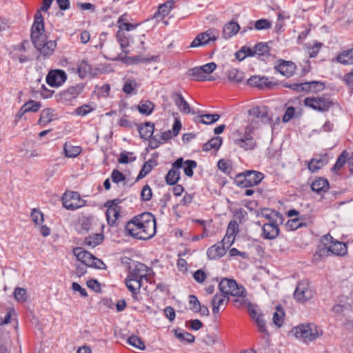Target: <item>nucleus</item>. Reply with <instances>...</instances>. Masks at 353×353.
I'll return each mask as SVG.
<instances>
[{
	"instance_id": "nucleus-18",
	"label": "nucleus",
	"mask_w": 353,
	"mask_h": 353,
	"mask_svg": "<svg viewBox=\"0 0 353 353\" xmlns=\"http://www.w3.org/2000/svg\"><path fill=\"white\" fill-rule=\"evenodd\" d=\"M150 270L143 263H137L133 268H130L128 274L130 277L135 278L141 281H148V272Z\"/></svg>"
},
{
	"instance_id": "nucleus-31",
	"label": "nucleus",
	"mask_w": 353,
	"mask_h": 353,
	"mask_svg": "<svg viewBox=\"0 0 353 353\" xmlns=\"http://www.w3.org/2000/svg\"><path fill=\"white\" fill-rule=\"evenodd\" d=\"M103 234L102 233H96L85 238L84 244L90 247H95L99 245L103 240Z\"/></svg>"
},
{
	"instance_id": "nucleus-35",
	"label": "nucleus",
	"mask_w": 353,
	"mask_h": 353,
	"mask_svg": "<svg viewBox=\"0 0 353 353\" xmlns=\"http://www.w3.org/2000/svg\"><path fill=\"white\" fill-rule=\"evenodd\" d=\"M225 296L223 294H215L212 300V312L214 314H217L219 312L220 306L223 305L225 302Z\"/></svg>"
},
{
	"instance_id": "nucleus-58",
	"label": "nucleus",
	"mask_w": 353,
	"mask_h": 353,
	"mask_svg": "<svg viewBox=\"0 0 353 353\" xmlns=\"http://www.w3.org/2000/svg\"><path fill=\"white\" fill-rule=\"evenodd\" d=\"M111 178L114 183H119L125 180V175L117 170H113L111 174Z\"/></svg>"
},
{
	"instance_id": "nucleus-32",
	"label": "nucleus",
	"mask_w": 353,
	"mask_h": 353,
	"mask_svg": "<svg viewBox=\"0 0 353 353\" xmlns=\"http://www.w3.org/2000/svg\"><path fill=\"white\" fill-rule=\"evenodd\" d=\"M337 61L344 65L353 64V48L341 52L337 57Z\"/></svg>"
},
{
	"instance_id": "nucleus-60",
	"label": "nucleus",
	"mask_w": 353,
	"mask_h": 353,
	"mask_svg": "<svg viewBox=\"0 0 353 353\" xmlns=\"http://www.w3.org/2000/svg\"><path fill=\"white\" fill-rule=\"evenodd\" d=\"M310 84V88L307 91H321L324 88V85L322 83L319 81H310L307 82Z\"/></svg>"
},
{
	"instance_id": "nucleus-8",
	"label": "nucleus",
	"mask_w": 353,
	"mask_h": 353,
	"mask_svg": "<svg viewBox=\"0 0 353 353\" xmlns=\"http://www.w3.org/2000/svg\"><path fill=\"white\" fill-rule=\"evenodd\" d=\"M216 68V65L214 62L208 63L201 67H195L189 70L190 76L196 81H214L215 78L210 75Z\"/></svg>"
},
{
	"instance_id": "nucleus-55",
	"label": "nucleus",
	"mask_w": 353,
	"mask_h": 353,
	"mask_svg": "<svg viewBox=\"0 0 353 353\" xmlns=\"http://www.w3.org/2000/svg\"><path fill=\"white\" fill-rule=\"evenodd\" d=\"M347 155L348 154L345 151H343L341 153V154L337 159L336 162L333 168L334 171L339 170L345 165Z\"/></svg>"
},
{
	"instance_id": "nucleus-39",
	"label": "nucleus",
	"mask_w": 353,
	"mask_h": 353,
	"mask_svg": "<svg viewBox=\"0 0 353 353\" xmlns=\"http://www.w3.org/2000/svg\"><path fill=\"white\" fill-rule=\"evenodd\" d=\"M120 208H108L105 213L108 223L112 225L119 216Z\"/></svg>"
},
{
	"instance_id": "nucleus-54",
	"label": "nucleus",
	"mask_w": 353,
	"mask_h": 353,
	"mask_svg": "<svg viewBox=\"0 0 353 353\" xmlns=\"http://www.w3.org/2000/svg\"><path fill=\"white\" fill-rule=\"evenodd\" d=\"M271 23L265 19H261L255 21L254 28L257 30H263L270 28Z\"/></svg>"
},
{
	"instance_id": "nucleus-21",
	"label": "nucleus",
	"mask_w": 353,
	"mask_h": 353,
	"mask_svg": "<svg viewBox=\"0 0 353 353\" xmlns=\"http://www.w3.org/2000/svg\"><path fill=\"white\" fill-rule=\"evenodd\" d=\"M328 162L326 154L318 155L311 159L308 163V169L312 172H316Z\"/></svg>"
},
{
	"instance_id": "nucleus-15",
	"label": "nucleus",
	"mask_w": 353,
	"mask_h": 353,
	"mask_svg": "<svg viewBox=\"0 0 353 353\" xmlns=\"http://www.w3.org/2000/svg\"><path fill=\"white\" fill-rule=\"evenodd\" d=\"M67 79L65 72L61 70L50 71L46 77L47 83L52 87L61 85Z\"/></svg>"
},
{
	"instance_id": "nucleus-47",
	"label": "nucleus",
	"mask_w": 353,
	"mask_h": 353,
	"mask_svg": "<svg viewBox=\"0 0 353 353\" xmlns=\"http://www.w3.org/2000/svg\"><path fill=\"white\" fill-rule=\"evenodd\" d=\"M128 343L130 345L143 350L145 349L144 343L141 341V339L136 335H132L128 339Z\"/></svg>"
},
{
	"instance_id": "nucleus-27",
	"label": "nucleus",
	"mask_w": 353,
	"mask_h": 353,
	"mask_svg": "<svg viewBox=\"0 0 353 353\" xmlns=\"http://www.w3.org/2000/svg\"><path fill=\"white\" fill-rule=\"evenodd\" d=\"M116 37L123 52L125 54H128L129 51L127 50V48L129 46L130 42L131 41L130 35L126 34L125 32H122L121 30H117L116 33Z\"/></svg>"
},
{
	"instance_id": "nucleus-40",
	"label": "nucleus",
	"mask_w": 353,
	"mask_h": 353,
	"mask_svg": "<svg viewBox=\"0 0 353 353\" xmlns=\"http://www.w3.org/2000/svg\"><path fill=\"white\" fill-rule=\"evenodd\" d=\"M228 78L233 83H241L243 79V74L237 69L232 68L228 72Z\"/></svg>"
},
{
	"instance_id": "nucleus-25",
	"label": "nucleus",
	"mask_w": 353,
	"mask_h": 353,
	"mask_svg": "<svg viewBox=\"0 0 353 353\" xmlns=\"http://www.w3.org/2000/svg\"><path fill=\"white\" fill-rule=\"evenodd\" d=\"M240 30V26L236 21H231L227 23L223 28V37L229 39L237 34Z\"/></svg>"
},
{
	"instance_id": "nucleus-43",
	"label": "nucleus",
	"mask_w": 353,
	"mask_h": 353,
	"mask_svg": "<svg viewBox=\"0 0 353 353\" xmlns=\"http://www.w3.org/2000/svg\"><path fill=\"white\" fill-rule=\"evenodd\" d=\"M283 86L285 88H290V89L296 91V92H303V91H307L309 89L310 84L306 82L301 83H285L283 84Z\"/></svg>"
},
{
	"instance_id": "nucleus-33",
	"label": "nucleus",
	"mask_w": 353,
	"mask_h": 353,
	"mask_svg": "<svg viewBox=\"0 0 353 353\" xmlns=\"http://www.w3.org/2000/svg\"><path fill=\"white\" fill-rule=\"evenodd\" d=\"M220 118L218 114H206L201 116H198L195 121L196 122H201L203 124H212L217 121Z\"/></svg>"
},
{
	"instance_id": "nucleus-14",
	"label": "nucleus",
	"mask_w": 353,
	"mask_h": 353,
	"mask_svg": "<svg viewBox=\"0 0 353 353\" xmlns=\"http://www.w3.org/2000/svg\"><path fill=\"white\" fill-rule=\"evenodd\" d=\"M63 205L68 210H74L81 207L82 201L80 198V195L76 192H70L65 193L63 198Z\"/></svg>"
},
{
	"instance_id": "nucleus-49",
	"label": "nucleus",
	"mask_w": 353,
	"mask_h": 353,
	"mask_svg": "<svg viewBox=\"0 0 353 353\" xmlns=\"http://www.w3.org/2000/svg\"><path fill=\"white\" fill-rule=\"evenodd\" d=\"M133 154L128 152H123L120 154L118 162L121 164H128L136 160V157H132Z\"/></svg>"
},
{
	"instance_id": "nucleus-26",
	"label": "nucleus",
	"mask_w": 353,
	"mask_h": 353,
	"mask_svg": "<svg viewBox=\"0 0 353 353\" xmlns=\"http://www.w3.org/2000/svg\"><path fill=\"white\" fill-rule=\"evenodd\" d=\"M276 69L282 75L290 77L294 73L296 66L291 61H283L279 64Z\"/></svg>"
},
{
	"instance_id": "nucleus-5",
	"label": "nucleus",
	"mask_w": 353,
	"mask_h": 353,
	"mask_svg": "<svg viewBox=\"0 0 353 353\" xmlns=\"http://www.w3.org/2000/svg\"><path fill=\"white\" fill-rule=\"evenodd\" d=\"M263 177V174L260 172L246 170L235 176L234 183L239 187L248 188L259 185Z\"/></svg>"
},
{
	"instance_id": "nucleus-38",
	"label": "nucleus",
	"mask_w": 353,
	"mask_h": 353,
	"mask_svg": "<svg viewBox=\"0 0 353 353\" xmlns=\"http://www.w3.org/2000/svg\"><path fill=\"white\" fill-rule=\"evenodd\" d=\"M222 144V139L219 137H216L211 139L208 143H205L203 149L205 151L210 150H217Z\"/></svg>"
},
{
	"instance_id": "nucleus-29",
	"label": "nucleus",
	"mask_w": 353,
	"mask_h": 353,
	"mask_svg": "<svg viewBox=\"0 0 353 353\" xmlns=\"http://www.w3.org/2000/svg\"><path fill=\"white\" fill-rule=\"evenodd\" d=\"M56 119L54 111L50 108H46L41 111L39 123L45 125Z\"/></svg>"
},
{
	"instance_id": "nucleus-52",
	"label": "nucleus",
	"mask_w": 353,
	"mask_h": 353,
	"mask_svg": "<svg viewBox=\"0 0 353 353\" xmlns=\"http://www.w3.org/2000/svg\"><path fill=\"white\" fill-rule=\"evenodd\" d=\"M269 48L266 43H259L254 47V55L262 56L268 53Z\"/></svg>"
},
{
	"instance_id": "nucleus-19",
	"label": "nucleus",
	"mask_w": 353,
	"mask_h": 353,
	"mask_svg": "<svg viewBox=\"0 0 353 353\" xmlns=\"http://www.w3.org/2000/svg\"><path fill=\"white\" fill-rule=\"evenodd\" d=\"M224 244L225 243L222 241L210 247L207 250L208 257L210 259H218L222 257L225 254Z\"/></svg>"
},
{
	"instance_id": "nucleus-23",
	"label": "nucleus",
	"mask_w": 353,
	"mask_h": 353,
	"mask_svg": "<svg viewBox=\"0 0 353 353\" xmlns=\"http://www.w3.org/2000/svg\"><path fill=\"white\" fill-rule=\"evenodd\" d=\"M125 285L128 290L132 292L133 296L137 295L139 293L140 288L143 285V281L130 277V274H128L125 280Z\"/></svg>"
},
{
	"instance_id": "nucleus-2",
	"label": "nucleus",
	"mask_w": 353,
	"mask_h": 353,
	"mask_svg": "<svg viewBox=\"0 0 353 353\" xmlns=\"http://www.w3.org/2000/svg\"><path fill=\"white\" fill-rule=\"evenodd\" d=\"M31 39L35 48L43 56L50 55L56 48L57 43L54 41H47V37L44 34L43 18L39 12H37L34 16V21L32 26Z\"/></svg>"
},
{
	"instance_id": "nucleus-34",
	"label": "nucleus",
	"mask_w": 353,
	"mask_h": 353,
	"mask_svg": "<svg viewBox=\"0 0 353 353\" xmlns=\"http://www.w3.org/2000/svg\"><path fill=\"white\" fill-rule=\"evenodd\" d=\"M328 181L324 178L316 179L311 185V188L316 192L325 191L328 188Z\"/></svg>"
},
{
	"instance_id": "nucleus-28",
	"label": "nucleus",
	"mask_w": 353,
	"mask_h": 353,
	"mask_svg": "<svg viewBox=\"0 0 353 353\" xmlns=\"http://www.w3.org/2000/svg\"><path fill=\"white\" fill-rule=\"evenodd\" d=\"M139 84L134 79H127L123 86V91L128 95H134L137 93Z\"/></svg>"
},
{
	"instance_id": "nucleus-3",
	"label": "nucleus",
	"mask_w": 353,
	"mask_h": 353,
	"mask_svg": "<svg viewBox=\"0 0 353 353\" xmlns=\"http://www.w3.org/2000/svg\"><path fill=\"white\" fill-rule=\"evenodd\" d=\"M290 333L297 339L307 343L320 337L323 334V330L314 324L309 323L294 327Z\"/></svg>"
},
{
	"instance_id": "nucleus-24",
	"label": "nucleus",
	"mask_w": 353,
	"mask_h": 353,
	"mask_svg": "<svg viewBox=\"0 0 353 353\" xmlns=\"http://www.w3.org/2000/svg\"><path fill=\"white\" fill-rule=\"evenodd\" d=\"M172 99L181 112L184 114H189L191 112L190 105L181 94L176 92L173 93L172 94Z\"/></svg>"
},
{
	"instance_id": "nucleus-59",
	"label": "nucleus",
	"mask_w": 353,
	"mask_h": 353,
	"mask_svg": "<svg viewBox=\"0 0 353 353\" xmlns=\"http://www.w3.org/2000/svg\"><path fill=\"white\" fill-rule=\"evenodd\" d=\"M141 199L143 201H148L151 199L152 196V190L149 185H145L143 187L141 193Z\"/></svg>"
},
{
	"instance_id": "nucleus-57",
	"label": "nucleus",
	"mask_w": 353,
	"mask_h": 353,
	"mask_svg": "<svg viewBox=\"0 0 353 353\" xmlns=\"http://www.w3.org/2000/svg\"><path fill=\"white\" fill-rule=\"evenodd\" d=\"M132 62L134 64H137L139 63H148L150 61H157V57L152 56L150 58H147V57H144L141 55H137V56L133 57V59H132Z\"/></svg>"
},
{
	"instance_id": "nucleus-6",
	"label": "nucleus",
	"mask_w": 353,
	"mask_h": 353,
	"mask_svg": "<svg viewBox=\"0 0 353 353\" xmlns=\"http://www.w3.org/2000/svg\"><path fill=\"white\" fill-rule=\"evenodd\" d=\"M219 288L221 293L225 295H231L241 298L246 296L245 289L243 286L239 285L233 279L226 278L222 279L219 284Z\"/></svg>"
},
{
	"instance_id": "nucleus-45",
	"label": "nucleus",
	"mask_w": 353,
	"mask_h": 353,
	"mask_svg": "<svg viewBox=\"0 0 353 353\" xmlns=\"http://www.w3.org/2000/svg\"><path fill=\"white\" fill-rule=\"evenodd\" d=\"M154 161L152 160H149L146 161L143 165L140 172L139 173L137 180H139L145 177L148 174H149L153 168Z\"/></svg>"
},
{
	"instance_id": "nucleus-1",
	"label": "nucleus",
	"mask_w": 353,
	"mask_h": 353,
	"mask_svg": "<svg viewBox=\"0 0 353 353\" xmlns=\"http://www.w3.org/2000/svg\"><path fill=\"white\" fill-rule=\"evenodd\" d=\"M126 234L139 240L152 238L157 232V224L152 214L146 212L133 217L125 227Z\"/></svg>"
},
{
	"instance_id": "nucleus-42",
	"label": "nucleus",
	"mask_w": 353,
	"mask_h": 353,
	"mask_svg": "<svg viewBox=\"0 0 353 353\" xmlns=\"http://www.w3.org/2000/svg\"><path fill=\"white\" fill-rule=\"evenodd\" d=\"M284 312L281 306L277 305L273 314V323L278 327H281L283 323Z\"/></svg>"
},
{
	"instance_id": "nucleus-41",
	"label": "nucleus",
	"mask_w": 353,
	"mask_h": 353,
	"mask_svg": "<svg viewBox=\"0 0 353 353\" xmlns=\"http://www.w3.org/2000/svg\"><path fill=\"white\" fill-rule=\"evenodd\" d=\"M41 103L38 101H35L34 100H30L23 104L21 107L23 108V111H25L26 113L32 112H36L41 108Z\"/></svg>"
},
{
	"instance_id": "nucleus-53",
	"label": "nucleus",
	"mask_w": 353,
	"mask_h": 353,
	"mask_svg": "<svg viewBox=\"0 0 353 353\" xmlns=\"http://www.w3.org/2000/svg\"><path fill=\"white\" fill-rule=\"evenodd\" d=\"M14 295L15 299L23 303L26 301V290L22 288H17L14 290Z\"/></svg>"
},
{
	"instance_id": "nucleus-12",
	"label": "nucleus",
	"mask_w": 353,
	"mask_h": 353,
	"mask_svg": "<svg viewBox=\"0 0 353 353\" xmlns=\"http://www.w3.org/2000/svg\"><path fill=\"white\" fill-rule=\"evenodd\" d=\"M304 104L314 110L325 112L332 106V101L326 97H307L304 100Z\"/></svg>"
},
{
	"instance_id": "nucleus-61",
	"label": "nucleus",
	"mask_w": 353,
	"mask_h": 353,
	"mask_svg": "<svg viewBox=\"0 0 353 353\" xmlns=\"http://www.w3.org/2000/svg\"><path fill=\"white\" fill-rule=\"evenodd\" d=\"M254 321L258 326L259 331L261 332H265V322L263 319V315H258Z\"/></svg>"
},
{
	"instance_id": "nucleus-46",
	"label": "nucleus",
	"mask_w": 353,
	"mask_h": 353,
	"mask_svg": "<svg viewBox=\"0 0 353 353\" xmlns=\"http://www.w3.org/2000/svg\"><path fill=\"white\" fill-rule=\"evenodd\" d=\"M83 85L81 84H78L75 86L69 88L65 92V95L70 99L76 98L83 91Z\"/></svg>"
},
{
	"instance_id": "nucleus-36",
	"label": "nucleus",
	"mask_w": 353,
	"mask_h": 353,
	"mask_svg": "<svg viewBox=\"0 0 353 353\" xmlns=\"http://www.w3.org/2000/svg\"><path fill=\"white\" fill-rule=\"evenodd\" d=\"M63 149L65 155L69 158L76 157L81 152V148L79 146H74L68 143H65Z\"/></svg>"
},
{
	"instance_id": "nucleus-10",
	"label": "nucleus",
	"mask_w": 353,
	"mask_h": 353,
	"mask_svg": "<svg viewBox=\"0 0 353 353\" xmlns=\"http://www.w3.org/2000/svg\"><path fill=\"white\" fill-rule=\"evenodd\" d=\"M254 130L250 127H245L242 137L234 139V143L244 150H254L256 147V142L252 136Z\"/></svg>"
},
{
	"instance_id": "nucleus-64",
	"label": "nucleus",
	"mask_w": 353,
	"mask_h": 353,
	"mask_svg": "<svg viewBox=\"0 0 353 353\" xmlns=\"http://www.w3.org/2000/svg\"><path fill=\"white\" fill-rule=\"evenodd\" d=\"M92 110V108H90L88 105H83L82 106L78 108L76 110V112L78 115L85 116L90 113Z\"/></svg>"
},
{
	"instance_id": "nucleus-56",
	"label": "nucleus",
	"mask_w": 353,
	"mask_h": 353,
	"mask_svg": "<svg viewBox=\"0 0 353 353\" xmlns=\"http://www.w3.org/2000/svg\"><path fill=\"white\" fill-rule=\"evenodd\" d=\"M31 218L32 221L36 224L39 225L43 223V213L37 209H33L31 212Z\"/></svg>"
},
{
	"instance_id": "nucleus-22",
	"label": "nucleus",
	"mask_w": 353,
	"mask_h": 353,
	"mask_svg": "<svg viewBox=\"0 0 353 353\" xmlns=\"http://www.w3.org/2000/svg\"><path fill=\"white\" fill-rule=\"evenodd\" d=\"M239 231V225L235 221H231L228 226L226 234L223 242L231 245L235 239V235Z\"/></svg>"
},
{
	"instance_id": "nucleus-48",
	"label": "nucleus",
	"mask_w": 353,
	"mask_h": 353,
	"mask_svg": "<svg viewBox=\"0 0 353 353\" xmlns=\"http://www.w3.org/2000/svg\"><path fill=\"white\" fill-rule=\"evenodd\" d=\"M196 167V163L192 160H187L185 162L183 161L182 168L184 170V172L186 176L190 177L193 175V169Z\"/></svg>"
},
{
	"instance_id": "nucleus-62",
	"label": "nucleus",
	"mask_w": 353,
	"mask_h": 353,
	"mask_svg": "<svg viewBox=\"0 0 353 353\" xmlns=\"http://www.w3.org/2000/svg\"><path fill=\"white\" fill-rule=\"evenodd\" d=\"M193 277L198 283H203L206 279V274L202 270H198L194 273Z\"/></svg>"
},
{
	"instance_id": "nucleus-30",
	"label": "nucleus",
	"mask_w": 353,
	"mask_h": 353,
	"mask_svg": "<svg viewBox=\"0 0 353 353\" xmlns=\"http://www.w3.org/2000/svg\"><path fill=\"white\" fill-rule=\"evenodd\" d=\"M154 124L150 122H146L139 128V132L142 139H148L153 134Z\"/></svg>"
},
{
	"instance_id": "nucleus-11",
	"label": "nucleus",
	"mask_w": 353,
	"mask_h": 353,
	"mask_svg": "<svg viewBox=\"0 0 353 353\" xmlns=\"http://www.w3.org/2000/svg\"><path fill=\"white\" fill-rule=\"evenodd\" d=\"M324 240L330 241L329 243H325V246L329 252L333 254L342 256H345L347 252V246L346 243L334 239L330 234L324 236Z\"/></svg>"
},
{
	"instance_id": "nucleus-37",
	"label": "nucleus",
	"mask_w": 353,
	"mask_h": 353,
	"mask_svg": "<svg viewBox=\"0 0 353 353\" xmlns=\"http://www.w3.org/2000/svg\"><path fill=\"white\" fill-rule=\"evenodd\" d=\"M154 108V104L150 101H141L137 106L139 112L145 115H150L152 112Z\"/></svg>"
},
{
	"instance_id": "nucleus-4",
	"label": "nucleus",
	"mask_w": 353,
	"mask_h": 353,
	"mask_svg": "<svg viewBox=\"0 0 353 353\" xmlns=\"http://www.w3.org/2000/svg\"><path fill=\"white\" fill-rule=\"evenodd\" d=\"M248 114V123L245 127H250L254 130L270 121V118L265 107H254L249 110Z\"/></svg>"
},
{
	"instance_id": "nucleus-50",
	"label": "nucleus",
	"mask_w": 353,
	"mask_h": 353,
	"mask_svg": "<svg viewBox=\"0 0 353 353\" xmlns=\"http://www.w3.org/2000/svg\"><path fill=\"white\" fill-rule=\"evenodd\" d=\"M175 336L181 341H185L188 343H192L194 341V336L187 332H182L181 330H175Z\"/></svg>"
},
{
	"instance_id": "nucleus-20",
	"label": "nucleus",
	"mask_w": 353,
	"mask_h": 353,
	"mask_svg": "<svg viewBox=\"0 0 353 353\" xmlns=\"http://www.w3.org/2000/svg\"><path fill=\"white\" fill-rule=\"evenodd\" d=\"M279 234L278 225L270 221L268 223H265L263 226V236L266 239H274Z\"/></svg>"
},
{
	"instance_id": "nucleus-16",
	"label": "nucleus",
	"mask_w": 353,
	"mask_h": 353,
	"mask_svg": "<svg viewBox=\"0 0 353 353\" xmlns=\"http://www.w3.org/2000/svg\"><path fill=\"white\" fill-rule=\"evenodd\" d=\"M183 159H178L165 176V181L169 185L176 184L180 179L179 168H182Z\"/></svg>"
},
{
	"instance_id": "nucleus-17",
	"label": "nucleus",
	"mask_w": 353,
	"mask_h": 353,
	"mask_svg": "<svg viewBox=\"0 0 353 353\" xmlns=\"http://www.w3.org/2000/svg\"><path fill=\"white\" fill-rule=\"evenodd\" d=\"M248 84L260 89H272L276 83L270 81L268 77L261 76H252L248 79Z\"/></svg>"
},
{
	"instance_id": "nucleus-13",
	"label": "nucleus",
	"mask_w": 353,
	"mask_h": 353,
	"mask_svg": "<svg viewBox=\"0 0 353 353\" xmlns=\"http://www.w3.org/2000/svg\"><path fill=\"white\" fill-rule=\"evenodd\" d=\"M313 295L314 292L307 281L299 282L294 293L295 299L301 303L312 299Z\"/></svg>"
},
{
	"instance_id": "nucleus-44",
	"label": "nucleus",
	"mask_w": 353,
	"mask_h": 353,
	"mask_svg": "<svg viewBox=\"0 0 353 353\" xmlns=\"http://www.w3.org/2000/svg\"><path fill=\"white\" fill-rule=\"evenodd\" d=\"M174 1L170 0L160 5L159 6L158 12L157 14L161 16L162 17L167 16L170 13Z\"/></svg>"
},
{
	"instance_id": "nucleus-63",
	"label": "nucleus",
	"mask_w": 353,
	"mask_h": 353,
	"mask_svg": "<svg viewBox=\"0 0 353 353\" xmlns=\"http://www.w3.org/2000/svg\"><path fill=\"white\" fill-rule=\"evenodd\" d=\"M88 288L93 290L94 292L101 291V285L100 283L95 279H90L87 281Z\"/></svg>"
},
{
	"instance_id": "nucleus-9",
	"label": "nucleus",
	"mask_w": 353,
	"mask_h": 353,
	"mask_svg": "<svg viewBox=\"0 0 353 353\" xmlns=\"http://www.w3.org/2000/svg\"><path fill=\"white\" fill-rule=\"evenodd\" d=\"M219 38V32L214 28H210L206 31L199 33L190 43V48L205 46L210 42L216 41Z\"/></svg>"
},
{
	"instance_id": "nucleus-51",
	"label": "nucleus",
	"mask_w": 353,
	"mask_h": 353,
	"mask_svg": "<svg viewBox=\"0 0 353 353\" xmlns=\"http://www.w3.org/2000/svg\"><path fill=\"white\" fill-rule=\"evenodd\" d=\"M90 68L85 61H81L78 65L77 72L81 78H85L90 72Z\"/></svg>"
},
{
	"instance_id": "nucleus-7",
	"label": "nucleus",
	"mask_w": 353,
	"mask_h": 353,
	"mask_svg": "<svg viewBox=\"0 0 353 353\" xmlns=\"http://www.w3.org/2000/svg\"><path fill=\"white\" fill-rule=\"evenodd\" d=\"M73 254L78 261H81V263L85 264L86 266L98 269H103L105 267V264L101 259L95 257L82 248H75L73 250Z\"/></svg>"
}]
</instances>
